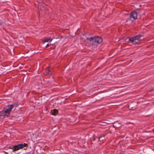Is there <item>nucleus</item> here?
Wrapping results in <instances>:
<instances>
[{
    "label": "nucleus",
    "mask_w": 154,
    "mask_h": 154,
    "mask_svg": "<svg viewBox=\"0 0 154 154\" xmlns=\"http://www.w3.org/2000/svg\"><path fill=\"white\" fill-rule=\"evenodd\" d=\"M52 40V39L50 37H47L44 38L43 42L44 43L46 42H51Z\"/></svg>",
    "instance_id": "nucleus-6"
},
{
    "label": "nucleus",
    "mask_w": 154,
    "mask_h": 154,
    "mask_svg": "<svg viewBox=\"0 0 154 154\" xmlns=\"http://www.w3.org/2000/svg\"><path fill=\"white\" fill-rule=\"evenodd\" d=\"M137 13L135 11L132 12L131 13L129 20L133 21L137 19Z\"/></svg>",
    "instance_id": "nucleus-5"
},
{
    "label": "nucleus",
    "mask_w": 154,
    "mask_h": 154,
    "mask_svg": "<svg viewBox=\"0 0 154 154\" xmlns=\"http://www.w3.org/2000/svg\"><path fill=\"white\" fill-rule=\"evenodd\" d=\"M27 145V144L25 143H24L23 144H19L14 146L12 149L13 151H15L23 148Z\"/></svg>",
    "instance_id": "nucleus-4"
},
{
    "label": "nucleus",
    "mask_w": 154,
    "mask_h": 154,
    "mask_svg": "<svg viewBox=\"0 0 154 154\" xmlns=\"http://www.w3.org/2000/svg\"><path fill=\"white\" fill-rule=\"evenodd\" d=\"M73 142H70V143H71L72 144L73 143Z\"/></svg>",
    "instance_id": "nucleus-13"
},
{
    "label": "nucleus",
    "mask_w": 154,
    "mask_h": 154,
    "mask_svg": "<svg viewBox=\"0 0 154 154\" xmlns=\"http://www.w3.org/2000/svg\"><path fill=\"white\" fill-rule=\"evenodd\" d=\"M45 72L47 74L51 75H52V72L50 70L49 67H48L46 68L45 70Z\"/></svg>",
    "instance_id": "nucleus-7"
},
{
    "label": "nucleus",
    "mask_w": 154,
    "mask_h": 154,
    "mask_svg": "<svg viewBox=\"0 0 154 154\" xmlns=\"http://www.w3.org/2000/svg\"><path fill=\"white\" fill-rule=\"evenodd\" d=\"M104 136H101L99 137V141L100 142V143H103V141L104 140Z\"/></svg>",
    "instance_id": "nucleus-9"
},
{
    "label": "nucleus",
    "mask_w": 154,
    "mask_h": 154,
    "mask_svg": "<svg viewBox=\"0 0 154 154\" xmlns=\"http://www.w3.org/2000/svg\"><path fill=\"white\" fill-rule=\"evenodd\" d=\"M87 39L91 42L98 44L101 43L103 41L102 38L101 37L99 36L87 38Z\"/></svg>",
    "instance_id": "nucleus-3"
},
{
    "label": "nucleus",
    "mask_w": 154,
    "mask_h": 154,
    "mask_svg": "<svg viewBox=\"0 0 154 154\" xmlns=\"http://www.w3.org/2000/svg\"><path fill=\"white\" fill-rule=\"evenodd\" d=\"M58 113V110L56 109H54L51 111V113L52 115H56Z\"/></svg>",
    "instance_id": "nucleus-8"
},
{
    "label": "nucleus",
    "mask_w": 154,
    "mask_h": 154,
    "mask_svg": "<svg viewBox=\"0 0 154 154\" xmlns=\"http://www.w3.org/2000/svg\"><path fill=\"white\" fill-rule=\"evenodd\" d=\"M144 39L143 36L141 35H138L129 38V41L134 45L139 43L140 41Z\"/></svg>",
    "instance_id": "nucleus-2"
},
{
    "label": "nucleus",
    "mask_w": 154,
    "mask_h": 154,
    "mask_svg": "<svg viewBox=\"0 0 154 154\" xmlns=\"http://www.w3.org/2000/svg\"><path fill=\"white\" fill-rule=\"evenodd\" d=\"M38 8L39 9H40L41 10H43L45 9V7L42 6V5H39Z\"/></svg>",
    "instance_id": "nucleus-10"
},
{
    "label": "nucleus",
    "mask_w": 154,
    "mask_h": 154,
    "mask_svg": "<svg viewBox=\"0 0 154 154\" xmlns=\"http://www.w3.org/2000/svg\"><path fill=\"white\" fill-rule=\"evenodd\" d=\"M3 23V22L2 20H0V25H2Z\"/></svg>",
    "instance_id": "nucleus-12"
},
{
    "label": "nucleus",
    "mask_w": 154,
    "mask_h": 154,
    "mask_svg": "<svg viewBox=\"0 0 154 154\" xmlns=\"http://www.w3.org/2000/svg\"><path fill=\"white\" fill-rule=\"evenodd\" d=\"M52 45V44H51V43L48 44L46 45L45 46V47L46 48H48L49 46H50V45Z\"/></svg>",
    "instance_id": "nucleus-11"
},
{
    "label": "nucleus",
    "mask_w": 154,
    "mask_h": 154,
    "mask_svg": "<svg viewBox=\"0 0 154 154\" xmlns=\"http://www.w3.org/2000/svg\"><path fill=\"white\" fill-rule=\"evenodd\" d=\"M7 109H4L0 111V118H4L9 117L10 112L14 106V105L12 104L8 106Z\"/></svg>",
    "instance_id": "nucleus-1"
}]
</instances>
